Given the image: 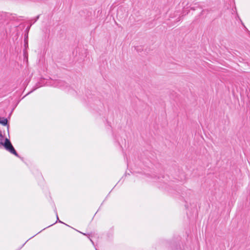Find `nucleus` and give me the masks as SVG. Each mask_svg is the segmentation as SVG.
<instances>
[{"label": "nucleus", "mask_w": 250, "mask_h": 250, "mask_svg": "<svg viewBox=\"0 0 250 250\" xmlns=\"http://www.w3.org/2000/svg\"><path fill=\"white\" fill-rule=\"evenodd\" d=\"M1 146H2L7 151L14 154L16 157H20L9 139L5 138L4 141L2 142Z\"/></svg>", "instance_id": "1"}, {"label": "nucleus", "mask_w": 250, "mask_h": 250, "mask_svg": "<svg viewBox=\"0 0 250 250\" xmlns=\"http://www.w3.org/2000/svg\"><path fill=\"white\" fill-rule=\"evenodd\" d=\"M54 86L63 89H67L70 93H72L74 90L70 88V87L65 82L62 80H57L54 82Z\"/></svg>", "instance_id": "2"}, {"label": "nucleus", "mask_w": 250, "mask_h": 250, "mask_svg": "<svg viewBox=\"0 0 250 250\" xmlns=\"http://www.w3.org/2000/svg\"><path fill=\"white\" fill-rule=\"evenodd\" d=\"M7 122L8 121L6 118L0 117V124L3 125H7Z\"/></svg>", "instance_id": "3"}, {"label": "nucleus", "mask_w": 250, "mask_h": 250, "mask_svg": "<svg viewBox=\"0 0 250 250\" xmlns=\"http://www.w3.org/2000/svg\"><path fill=\"white\" fill-rule=\"evenodd\" d=\"M169 250H183V249L180 246L175 245L171 247Z\"/></svg>", "instance_id": "4"}, {"label": "nucleus", "mask_w": 250, "mask_h": 250, "mask_svg": "<svg viewBox=\"0 0 250 250\" xmlns=\"http://www.w3.org/2000/svg\"><path fill=\"white\" fill-rule=\"evenodd\" d=\"M3 140H4V137L2 135L1 132L0 131V146H1V144H2V143Z\"/></svg>", "instance_id": "5"}, {"label": "nucleus", "mask_w": 250, "mask_h": 250, "mask_svg": "<svg viewBox=\"0 0 250 250\" xmlns=\"http://www.w3.org/2000/svg\"><path fill=\"white\" fill-rule=\"evenodd\" d=\"M40 16H37L34 19L31 21V24L34 23L39 18Z\"/></svg>", "instance_id": "6"}, {"label": "nucleus", "mask_w": 250, "mask_h": 250, "mask_svg": "<svg viewBox=\"0 0 250 250\" xmlns=\"http://www.w3.org/2000/svg\"><path fill=\"white\" fill-rule=\"evenodd\" d=\"M122 12V9H121V8L118 9V10H117V16L118 17H121V16H120V12Z\"/></svg>", "instance_id": "7"}, {"label": "nucleus", "mask_w": 250, "mask_h": 250, "mask_svg": "<svg viewBox=\"0 0 250 250\" xmlns=\"http://www.w3.org/2000/svg\"><path fill=\"white\" fill-rule=\"evenodd\" d=\"M55 211L56 212V216H57V220H58V221H59V223H63V222H62L61 221L59 220V218H58V214H57V211H56V208H55Z\"/></svg>", "instance_id": "8"}, {"label": "nucleus", "mask_w": 250, "mask_h": 250, "mask_svg": "<svg viewBox=\"0 0 250 250\" xmlns=\"http://www.w3.org/2000/svg\"><path fill=\"white\" fill-rule=\"evenodd\" d=\"M167 184H165L164 186H162L161 187V188H165V189H167Z\"/></svg>", "instance_id": "9"}, {"label": "nucleus", "mask_w": 250, "mask_h": 250, "mask_svg": "<svg viewBox=\"0 0 250 250\" xmlns=\"http://www.w3.org/2000/svg\"><path fill=\"white\" fill-rule=\"evenodd\" d=\"M2 14L0 12V20L2 19Z\"/></svg>", "instance_id": "10"}, {"label": "nucleus", "mask_w": 250, "mask_h": 250, "mask_svg": "<svg viewBox=\"0 0 250 250\" xmlns=\"http://www.w3.org/2000/svg\"><path fill=\"white\" fill-rule=\"evenodd\" d=\"M31 26V24H30V25L26 28V30H29Z\"/></svg>", "instance_id": "11"}, {"label": "nucleus", "mask_w": 250, "mask_h": 250, "mask_svg": "<svg viewBox=\"0 0 250 250\" xmlns=\"http://www.w3.org/2000/svg\"><path fill=\"white\" fill-rule=\"evenodd\" d=\"M90 241L92 242V244H93V245H94V242H93V241L91 239H90Z\"/></svg>", "instance_id": "12"}, {"label": "nucleus", "mask_w": 250, "mask_h": 250, "mask_svg": "<svg viewBox=\"0 0 250 250\" xmlns=\"http://www.w3.org/2000/svg\"><path fill=\"white\" fill-rule=\"evenodd\" d=\"M79 232H80V233H81V232H80V231H79ZM82 234H83V235H86V234L85 233H82Z\"/></svg>", "instance_id": "13"}, {"label": "nucleus", "mask_w": 250, "mask_h": 250, "mask_svg": "<svg viewBox=\"0 0 250 250\" xmlns=\"http://www.w3.org/2000/svg\"><path fill=\"white\" fill-rule=\"evenodd\" d=\"M53 225V224H52V225H50L49 226H48V227H50V226H52Z\"/></svg>", "instance_id": "14"}, {"label": "nucleus", "mask_w": 250, "mask_h": 250, "mask_svg": "<svg viewBox=\"0 0 250 250\" xmlns=\"http://www.w3.org/2000/svg\"><path fill=\"white\" fill-rule=\"evenodd\" d=\"M191 9H193V10H195V9L193 8H191Z\"/></svg>", "instance_id": "15"}]
</instances>
